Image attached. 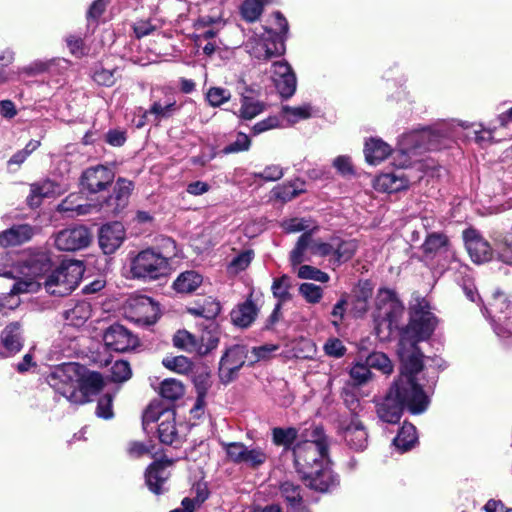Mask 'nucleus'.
Returning a JSON list of instances; mask_svg holds the SVG:
<instances>
[{"label": "nucleus", "instance_id": "13", "mask_svg": "<svg viewBox=\"0 0 512 512\" xmlns=\"http://www.w3.org/2000/svg\"><path fill=\"white\" fill-rule=\"evenodd\" d=\"M245 363H248V346L235 344L227 348L219 363L220 381L223 384L232 382Z\"/></svg>", "mask_w": 512, "mask_h": 512}, {"label": "nucleus", "instance_id": "56", "mask_svg": "<svg viewBox=\"0 0 512 512\" xmlns=\"http://www.w3.org/2000/svg\"><path fill=\"white\" fill-rule=\"evenodd\" d=\"M299 293L309 304H317L323 297V289L313 283H302L299 286Z\"/></svg>", "mask_w": 512, "mask_h": 512}, {"label": "nucleus", "instance_id": "32", "mask_svg": "<svg viewBox=\"0 0 512 512\" xmlns=\"http://www.w3.org/2000/svg\"><path fill=\"white\" fill-rule=\"evenodd\" d=\"M364 154L369 164L377 165L391 155L392 150L383 140L371 138L365 143Z\"/></svg>", "mask_w": 512, "mask_h": 512}, {"label": "nucleus", "instance_id": "9", "mask_svg": "<svg viewBox=\"0 0 512 512\" xmlns=\"http://www.w3.org/2000/svg\"><path fill=\"white\" fill-rule=\"evenodd\" d=\"M53 262L50 253L47 251H37L31 254L27 260H25L26 276L29 280H21L13 283L9 295H17L20 293H27L34 291L40 282L33 281L32 279L43 278L51 272Z\"/></svg>", "mask_w": 512, "mask_h": 512}, {"label": "nucleus", "instance_id": "31", "mask_svg": "<svg viewBox=\"0 0 512 512\" xmlns=\"http://www.w3.org/2000/svg\"><path fill=\"white\" fill-rule=\"evenodd\" d=\"M1 343L5 352L2 353L4 357L12 356L18 353L23 346V338L21 326L18 322H13L7 325L1 333Z\"/></svg>", "mask_w": 512, "mask_h": 512}, {"label": "nucleus", "instance_id": "26", "mask_svg": "<svg viewBox=\"0 0 512 512\" xmlns=\"http://www.w3.org/2000/svg\"><path fill=\"white\" fill-rule=\"evenodd\" d=\"M373 286L369 281H360L352 291L351 313L355 318H362L369 309V300Z\"/></svg>", "mask_w": 512, "mask_h": 512}, {"label": "nucleus", "instance_id": "47", "mask_svg": "<svg viewBox=\"0 0 512 512\" xmlns=\"http://www.w3.org/2000/svg\"><path fill=\"white\" fill-rule=\"evenodd\" d=\"M175 347L198 354L199 340L187 330H179L173 337Z\"/></svg>", "mask_w": 512, "mask_h": 512}, {"label": "nucleus", "instance_id": "43", "mask_svg": "<svg viewBox=\"0 0 512 512\" xmlns=\"http://www.w3.org/2000/svg\"><path fill=\"white\" fill-rule=\"evenodd\" d=\"M292 288V280L289 276L283 275L279 278H275L271 290L273 296L278 299V304H283L292 299L290 290Z\"/></svg>", "mask_w": 512, "mask_h": 512}, {"label": "nucleus", "instance_id": "59", "mask_svg": "<svg viewBox=\"0 0 512 512\" xmlns=\"http://www.w3.org/2000/svg\"><path fill=\"white\" fill-rule=\"evenodd\" d=\"M231 98V93L228 89L222 87H211L206 93L208 103L213 107H219L228 102Z\"/></svg>", "mask_w": 512, "mask_h": 512}, {"label": "nucleus", "instance_id": "23", "mask_svg": "<svg viewBox=\"0 0 512 512\" xmlns=\"http://www.w3.org/2000/svg\"><path fill=\"white\" fill-rule=\"evenodd\" d=\"M341 435L346 445L354 451H363L368 445V432L363 423L356 417L341 424Z\"/></svg>", "mask_w": 512, "mask_h": 512}, {"label": "nucleus", "instance_id": "28", "mask_svg": "<svg viewBox=\"0 0 512 512\" xmlns=\"http://www.w3.org/2000/svg\"><path fill=\"white\" fill-rule=\"evenodd\" d=\"M91 304L85 300H71L63 311V318L68 326L81 327L90 318Z\"/></svg>", "mask_w": 512, "mask_h": 512}, {"label": "nucleus", "instance_id": "42", "mask_svg": "<svg viewBox=\"0 0 512 512\" xmlns=\"http://www.w3.org/2000/svg\"><path fill=\"white\" fill-rule=\"evenodd\" d=\"M298 437V430L294 427H275L272 429V441L276 446H282L285 450L292 449L293 443Z\"/></svg>", "mask_w": 512, "mask_h": 512}, {"label": "nucleus", "instance_id": "49", "mask_svg": "<svg viewBox=\"0 0 512 512\" xmlns=\"http://www.w3.org/2000/svg\"><path fill=\"white\" fill-rule=\"evenodd\" d=\"M154 249L156 250V254L168 263H170L172 258L177 256L178 252L176 242L166 236H161L157 239V246Z\"/></svg>", "mask_w": 512, "mask_h": 512}, {"label": "nucleus", "instance_id": "15", "mask_svg": "<svg viewBox=\"0 0 512 512\" xmlns=\"http://www.w3.org/2000/svg\"><path fill=\"white\" fill-rule=\"evenodd\" d=\"M487 312L494 322L495 333L500 338L512 336V303L503 294H496Z\"/></svg>", "mask_w": 512, "mask_h": 512}, {"label": "nucleus", "instance_id": "63", "mask_svg": "<svg viewBox=\"0 0 512 512\" xmlns=\"http://www.w3.org/2000/svg\"><path fill=\"white\" fill-rule=\"evenodd\" d=\"M193 383L197 395L206 397V394L211 387L210 374L205 370L195 373L193 376Z\"/></svg>", "mask_w": 512, "mask_h": 512}, {"label": "nucleus", "instance_id": "54", "mask_svg": "<svg viewBox=\"0 0 512 512\" xmlns=\"http://www.w3.org/2000/svg\"><path fill=\"white\" fill-rule=\"evenodd\" d=\"M169 411L168 409H163L159 404H150L143 413L142 417V425L145 431H148V428L151 424L155 422H161L163 420L164 412Z\"/></svg>", "mask_w": 512, "mask_h": 512}, {"label": "nucleus", "instance_id": "3", "mask_svg": "<svg viewBox=\"0 0 512 512\" xmlns=\"http://www.w3.org/2000/svg\"><path fill=\"white\" fill-rule=\"evenodd\" d=\"M328 438L322 427H315L309 439L293 446L294 465L301 476H311L313 470L330 462Z\"/></svg>", "mask_w": 512, "mask_h": 512}, {"label": "nucleus", "instance_id": "29", "mask_svg": "<svg viewBox=\"0 0 512 512\" xmlns=\"http://www.w3.org/2000/svg\"><path fill=\"white\" fill-rule=\"evenodd\" d=\"M423 255L428 260H433L436 256L449 253L451 243L447 235L440 232L429 233L421 245Z\"/></svg>", "mask_w": 512, "mask_h": 512}, {"label": "nucleus", "instance_id": "34", "mask_svg": "<svg viewBox=\"0 0 512 512\" xmlns=\"http://www.w3.org/2000/svg\"><path fill=\"white\" fill-rule=\"evenodd\" d=\"M168 478L166 467L163 463L154 462L151 464L145 474V482L149 490L157 495L163 492L162 485Z\"/></svg>", "mask_w": 512, "mask_h": 512}, {"label": "nucleus", "instance_id": "45", "mask_svg": "<svg viewBox=\"0 0 512 512\" xmlns=\"http://www.w3.org/2000/svg\"><path fill=\"white\" fill-rule=\"evenodd\" d=\"M264 111V104L251 97L243 95L241 98V108L239 117L244 120H251Z\"/></svg>", "mask_w": 512, "mask_h": 512}, {"label": "nucleus", "instance_id": "48", "mask_svg": "<svg viewBox=\"0 0 512 512\" xmlns=\"http://www.w3.org/2000/svg\"><path fill=\"white\" fill-rule=\"evenodd\" d=\"M77 199H79L78 195L70 194L58 205V211L63 213H71V216L74 214L85 215L89 213L90 207H93V205L76 204L75 202Z\"/></svg>", "mask_w": 512, "mask_h": 512}, {"label": "nucleus", "instance_id": "7", "mask_svg": "<svg viewBox=\"0 0 512 512\" xmlns=\"http://www.w3.org/2000/svg\"><path fill=\"white\" fill-rule=\"evenodd\" d=\"M84 266L82 262L69 260L63 262L57 269L51 271L43 282L48 293L55 296L70 294L79 285Z\"/></svg>", "mask_w": 512, "mask_h": 512}, {"label": "nucleus", "instance_id": "11", "mask_svg": "<svg viewBox=\"0 0 512 512\" xmlns=\"http://www.w3.org/2000/svg\"><path fill=\"white\" fill-rule=\"evenodd\" d=\"M223 448L231 462L253 470L263 466L269 457L266 448L259 445L247 446L242 442H230L223 443Z\"/></svg>", "mask_w": 512, "mask_h": 512}, {"label": "nucleus", "instance_id": "46", "mask_svg": "<svg viewBox=\"0 0 512 512\" xmlns=\"http://www.w3.org/2000/svg\"><path fill=\"white\" fill-rule=\"evenodd\" d=\"M118 78V69H106L102 65H95L92 69V79L95 83L105 87H111Z\"/></svg>", "mask_w": 512, "mask_h": 512}, {"label": "nucleus", "instance_id": "10", "mask_svg": "<svg viewBox=\"0 0 512 512\" xmlns=\"http://www.w3.org/2000/svg\"><path fill=\"white\" fill-rule=\"evenodd\" d=\"M245 50L255 59L269 60L285 52L284 37L271 29L253 35L244 43Z\"/></svg>", "mask_w": 512, "mask_h": 512}, {"label": "nucleus", "instance_id": "41", "mask_svg": "<svg viewBox=\"0 0 512 512\" xmlns=\"http://www.w3.org/2000/svg\"><path fill=\"white\" fill-rule=\"evenodd\" d=\"M304 191V183L300 180H295L294 182L273 188L272 193L276 199L281 200L282 202H288L299 196Z\"/></svg>", "mask_w": 512, "mask_h": 512}, {"label": "nucleus", "instance_id": "51", "mask_svg": "<svg viewBox=\"0 0 512 512\" xmlns=\"http://www.w3.org/2000/svg\"><path fill=\"white\" fill-rule=\"evenodd\" d=\"M280 495L290 506L302 503L301 487L291 481L281 483L279 487Z\"/></svg>", "mask_w": 512, "mask_h": 512}, {"label": "nucleus", "instance_id": "6", "mask_svg": "<svg viewBox=\"0 0 512 512\" xmlns=\"http://www.w3.org/2000/svg\"><path fill=\"white\" fill-rule=\"evenodd\" d=\"M83 365L69 362L62 363L50 369L46 376L48 385L67 401L74 404L82 401L83 396L77 392V383L81 379Z\"/></svg>", "mask_w": 512, "mask_h": 512}, {"label": "nucleus", "instance_id": "21", "mask_svg": "<svg viewBox=\"0 0 512 512\" xmlns=\"http://www.w3.org/2000/svg\"><path fill=\"white\" fill-rule=\"evenodd\" d=\"M465 247L471 260L476 264L488 262L493 257V250L487 240L473 228L463 231Z\"/></svg>", "mask_w": 512, "mask_h": 512}, {"label": "nucleus", "instance_id": "27", "mask_svg": "<svg viewBox=\"0 0 512 512\" xmlns=\"http://www.w3.org/2000/svg\"><path fill=\"white\" fill-rule=\"evenodd\" d=\"M80 378L79 383H77V392L82 394L83 399L74 404H84L88 402L89 398L98 394L104 385L102 375L98 372L87 371L85 366H83Z\"/></svg>", "mask_w": 512, "mask_h": 512}, {"label": "nucleus", "instance_id": "8", "mask_svg": "<svg viewBox=\"0 0 512 512\" xmlns=\"http://www.w3.org/2000/svg\"><path fill=\"white\" fill-rule=\"evenodd\" d=\"M170 263L156 254L154 248H147L131 257L129 272L133 279L154 281L170 273Z\"/></svg>", "mask_w": 512, "mask_h": 512}, {"label": "nucleus", "instance_id": "50", "mask_svg": "<svg viewBox=\"0 0 512 512\" xmlns=\"http://www.w3.org/2000/svg\"><path fill=\"white\" fill-rule=\"evenodd\" d=\"M369 369L374 368L383 374H390L393 371L391 360L382 352H373L366 358Z\"/></svg>", "mask_w": 512, "mask_h": 512}, {"label": "nucleus", "instance_id": "2", "mask_svg": "<svg viewBox=\"0 0 512 512\" xmlns=\"http://www.w3.org/2000/svg\"><path fill=\"white\" fill-rule=\"evenodd\" d=\"M436 325V317L429 310L428 303L425 300H422L411 307L410 321L408 325L402 329L401 333V344L405 345V343H409L410 349L407 351L402 350L400 352V358L402 359L403 354L411 355L417 351L419 353L421 368L413 374V377L416 380V374L423 369H425L427 372L432 370V375L430 377L432 384L436 383L438 370L445 368V362L442 358L439 357L428 358L425 362H423V354L416 346V344L420 341L428 339L434 332Z\"/></svg>", "mask_w": 512, "mask_h": 512}, {"label": "nucleus", "instance_id": "1", "mask_svg": "<svg viewBox=\"0 0 512 512\" xmlns=\"http://www.w3.org/2000/svg\"><path fill=\"white\" fill-rule=\"evenodd\" d=\"M421 368L419 353L402 355L399 377L393 382L387 394L376 403L378 417L390 424L399 422L404 408L412 414L423 413L429 405V398L414 379L413 374Z\"/></svg>", "mask_w": 512, "mask_h": 512}, {"label": "nucleus", "instance_id": "16", "mask_svg": "<svg viewBox=\"0 0 512 512\" xmlns=\"http://www.w3.org/2000/svg\"><path fill=\"white\" fill-rule=\"evenodd\" d=\"M133 182L125 178H118L113 193L100 204L101 210L111 216H117L128 206L133 190Z\"/></svg>", "mask_w": 512, "mask_h": 512}, {"label": "nucleus", "instance_id": "64", "mask_svg": "<svg viewBox=\"0 0 512 512\" xmlns=\"http://www.w3.org/2000/svg\"><path fill=\"white\" fill-rule=\"evenodd\" d=\"M113 397L110 394L101 396L96 407V415L103 419H111L114 415L112 409Z\"/></svg>", "mask_w": 512, "mask_h": 512}, {"label": "nucleus", "instance_id": "17", "mask_svg": "<svg viewBox=\"0 0 512 512\" xmlns=\"http://www.w3.org/2000/svg\"><path fill=\"white\" fill-rule=\"evenodd\" d=\"M127 309L130 319L143 326L153 325L160 313L158 304L147 296L131 299Z\"/></svg>", "mask_w": 512, "mask_h": 512}, {"label": "nucleus", "instance_id": "37", "mask_svg": "<svg viewBox=\"0 0 512 512\" xmlns=\"http://www.w3.org/2000/svg\"><path fill=\"white\" fill-rule=\"evenodd\" d=\"M57 193V186L50 180L31 185L27 201L30 207H38L43 198H48Z\"/></svg>", "mask_w": 512, "mask_h": 512}, {"label": "nucleus", "instance_id": "40", "mask_svg": "<svg viewBox=\"0 0 512 512\" xmlns=\"http://www.w3.org/2000/svg\"><path fill=\"white\" fill-rule=\"evenodd\" d=\"M417 442L416 428L411 423H404L397 436L394 438V445L402 452L410 450Z\"/></svg>", "mask_w": 512, "mask_h": 512}, {"label": "nucleus", "instance_id": "58", "mask_svg": "<svg viewBox=\"0 0 512 512\" xmlns=\"http://www.w3.org/2000/svg\"><path fill=\"white\" fill-rule=\"evenodd\" d=\"M297 275L301 279H310L321 283H327L330 279L326 272L310 265H301Z\"/></svg>", "mask_w": 512, "mask_h": 512}, {"label": "nucleus", "instance_id": "22", "mask_svg": "<svg viewBox=\"0 0 512 512\" xmlns=\"http://www.w3.org/2000/svg\"><path fill=\"white\" fill-rule=\"evenodd\" d=\"M103 341L109 349L116 352H125L138 345V338L120 324L109 326L103 334Z\"/></svg>", "mask_w": 512, "mask_h": 512}, {"label": "nucleus", "instance_id": "53", "mask_svg": "<svg viewBox=\"0 0 512 512\" xmlns=\"http://www.w3.org/2000/svg\"><path fill=\"white\" fill-rule=\"evenodd\" d=\"M263 11L261 0H245L241 6V15L248 22H254Z\"/></svg>", "mask_w": 512, "mask_h": 512}, {"label": "nucleus", "instance_id": "55", "mask_svg": "<svg viewBox=\"0 0 512 512\" xmlns=\"http://www.w3.org/2000/svg\"><path fill=\"white\" fill-rule=\"evenodd\" d=\"M274 83L283 98H290L296 91L297 80L294 73L283 78H275Z\"/></svg>", "mask_w": 512, "mask_h": 512}, {"label": "nucleus", "instance_id": "44", "mask_svg": "<svg viewBox=\"0 0 512 512\" xmlns=\"http://www.w3.org/2000/svg\"><path fill=\"white\" fill-rule=\"evenodd\" d=\"M160 395L169 401H175L184 395V386L181 381L168 378L160 385Z\"/></svg>", "mask_w": 512, "mask_h": 512}, {"label": "nucleus", "instance_id": "33", "mask_svg": "<svg viewBox=\"0 0 512 512\" xmlns=\"http://www.w3.org/2000/svg\"><path fill=\"white\" fill-rule=\"evenodd\" d=\"M257 314V306L252 300L247 299L232 310L231 319L236 326L246 328L252 324Z\"/></svg>", "mask_w": 512, "mask_h": 512}, {"label": "nucleus", "instance_id": "52", "mask_svg": "<svg viewBox=\"0 0 512 512\" xmlns=\"http://www.w3.org/2000/svg\"><path fill=\"white\" fill-rule=\"evenodd\" d=\"M162 364L169 370L180 374L188 373L192 368V362L185 356L165 357Z\"/></svg>", "mask_w": 512, "mask_h": 512}, {"label": "nucleus", "instance_id": "25", "mask_svg": "<svg viewBox=\"0 0 512 512\" xmlns=\"http://www.w3.org/2000/svg\"><path fill=\"white\" fill-rule=\"evenodd\" d=\"M307 485L316 491L327 492L339 483L338 476L331 469L330 462L313 470L311 476H302Z\"/></svg>", "mask_w": 512, "mask_h": 512}, {"label": "nucleus", "instance_id": "30", "mask_svg": "<svg viewBox=\"0 0 512 512\" xmlns=\"http://www.w3.org/2000/svg\"><path fill=\"white\" fill-rule=\"evenodd\" d=\"M35 228L29 224L13 225L0 233V246L10 247L21 245L29 240L35 234Z\"/></svg>", "mask_w": 512, "mask_h": 512}, {"label": "nucleus", "instance_id": "35", "mask_svg": "<svg viewBox=\"0 0 512 512\" xmlns=\"http://www.w3.org/2000/svg\"><path fill=\"white\" fill-rule=\"evenodd\" d=\"M334 242V254L330 259V262L334 266L349 261L357 250V242L355 240H341L339 238H333Z\"/></svg>", "mask_w": 512, "mask_h": 512}, {"label": "nucleus", "instance_id": "19", "mask_svg": "<svg viewBox=\"0 0 512 512\" xmlns=\"http://www.w3.org/2000/svg\"><path fill=\"white\" fill-rule=\"evenodd\" d=\"M90 241L91 234L84 226L61 230L54 237V244L61 251H76L86 248Z\"/></svg>", "mask_w": 512, "mask_h": 512}, {"label": "nucleus", "instance_id": "60", "mask_svg": "<svg viewBox=\"0 0 512 512\" xmlns=\"http://www.w3.org/2000/svg\"><path fill=\"white\" fill-rule=\"evenodd\" d=\"M350 377L353 381L354 386H360L365 384L372 377V373L365 362V364L357 363L350 369Z\"/></svg>", "mask_w": 512, "mask_h": 512}, {"label": "nucleus", "instance_id": "39", "mask_svg": "<svg viewBox=\"0 0 512 512\" xmlns=\"http://www.w3.org/2000/svg\"><path fill=\"white\" fill-rule=\"evenodd\" d=\"M377 184L383 191L393 193L407 188L409 180L403 173H386L378 178Z\"/></svg>", "mask_w": 512, "mask_h": 512}, {"label": "nucleus", "instance_id": "24", "mask_svg": "<svg viewBox=\"0 0 512 512\" xmlns=\"http://www.w3.org/2000/svg\"><path fill=\"white\" fill-rule=\"evenodd\" d=\"M125 236V228L121 222L107 223L99 230V246L105 254H113L122 245Z\"/></svg>", "mask_w": 512, "mask_h": 512}, {"label": "nucleus", "instance_id": "5", "mask_svg": "<svg viewBox=\"0 0 512 512\" xmlns=\"http://www.w3.org/2000/svg\"><path fill=\"white\" fill-rule=\"evenodd\" d=\"M404 314V305L396 293L390 289L378 290L375 299L373 320L378 336H390L394 331L401 329V319Z\"/></svg>", "mask_w": 512, "mask_h": 512}, {"label": "nucleus", "instance_id": "18", "mask_svg": "<svg viewBox=\"0 0 512 512\" xmlns=\"http://www.w3.org/2000/svg\"><path fill=\"white\" fill-rule=\"evenodd\" d=\"M190 312L197 316H203L209 320L206 330L202 332L199 340L198 354L206 355L218 346L219 343V332L217 326L212 320L220 312V306L218 303H213L208 314H205L204 308H193Z\"/></svg>", "mask_w": 512, "mask_h": 512}, {"label": "nucleus", "instance_id": "14", "mask_svg": "<svg viewBox=\"0 0 512 512\" xmlns=\"http://www.w3.org/2000/svg\"><path fill=\"white\" fill-rule=\"evenodd\" d=\"M152 104L148 110L143 111V118L152 116L155 122L172 117L180 110L174 93L166 87L154 88L151 91Z\"/></svg>", "mask_w": 512, "mask_h": 512}, {"label": "nucleus", "instance_id": "36", "mask_svg": "<svg viewBox=\"0 0 512 512\" xmlns=\"http://www.w3.org/2000/svg\"><path fill=\"white\" fill-rule=\"evenodd\" d=\"M158 437L159 440L171 445L178 439V432L175 423V412L167 411L163 414V420L158 424Z\"/></svg>", "mask_w": 512, "mask_h": 512}, {"label": "nucleus", "instance_id": "57", "mask_svg": "<svg viewBox=\"0 0 512 512\" xmlns=\"http://www.w3.org/2000/svg\"><path fill=\"white\" fill-rule=\"evenodd\" d=\"M253 251L245 250L239 253L236 257L232 259V261L228 265V270L230 273L237 274L241 271H244L251 263L253 259Z\"/></svg>", "mask_w": 512, "mask_h": 512}, {"label": "nucleus", "instance_id": "20", "mask_svg": "<svg viewBox=\"0 0 512 512\" xmlns=\"http://www.w3.org/2000/svg\"><path fill=\"white\" fill-rule=\"evenodd\" d=\"M115 178L114 171L105 165L87 168L81 176V185L89 193H98L109 187Z\"/></svg>", "mask_w": 512, "mask_h": 512}, {"label": "nucleus", "instance_id": "62", "mask_svg": "<svg viewBox=\"0 0 512 512\" xmlns=\"http://www.w3.org/2000/svg\"><path fill=\"white\" fill-rule=\"evenodd\" d=\"M349 295L347 293H343L340 299L335 303L332 308L331 316L333 320L331 321L332 325L335 327H339L342 320L344 319L347 305H348Z\"/></svg>", "mask_w": 512, "mask_h": 512}, {"label": "nucleus", "instance_id": "12", "mask_svg": "<svg viewBox=\"0 0 512 512\" xmlns=\"http://www.w3.org/2000/svg\"><path fill=\"white\" fill-rule=\"evenodd\" d=\"M313 230L304 232L297 240L294 249L290 252V263L292 266H298L305 261H310V257L307 256V252L311 256L320 257H333L334 254V242L333 238L330 242H323L321 240H315L312 237Z\"/></svg>", "mask_w": 512, "mask_h": 512}, {"label": "nucleus", "instance_id": "38", "mask_svg": "<svg viewBox=\"0 0 512 512\" xmlns=\"http://www.w3.org/2000/svg\"><path fill=\"white\" fill-rule=\"evenodd\" d=\"M202 276L193 270L181 273L173 283L174 289L179 293H192L202 283Z\"/></svg>", "mask_w": 512, "mask_h": 512}, {"label": "nucleus", "instance_id": "4", "mask_svg": "<svg viewBox=\"0 0 512 512\" xmlns=\"http://www.w3.org/2000/svg\"><path fill=\"white\" fill-rule=\"evenodd\" d=\"M440 130L426 128L421 131L407 133L401 137L398 148L392 152L393 164L406 168L411 164V157L426 150H436L441 147L445 138Z\"/></svg>", "mask_w": 512, "mask_h": 512}, {"label": "nucleus", "instance_id": "61", "mask_svg": "<svg viewBox=\"0 0 512 512\" xmlns=\"http://www.w3.org/2000/svg\"><path fill=\"white\" fill-rule=\"evenodd\" d=\"M132 371L127 361L119 360L111 367V379L114 382H124L130 379Z\"/></svg>", "mask_w": 512, "mask_h": 512}]
</instances>
